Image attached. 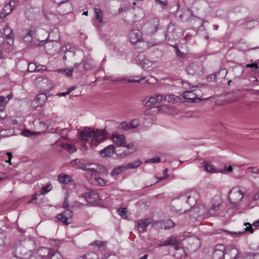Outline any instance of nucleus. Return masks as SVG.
<instances>
[{"mask_svg":"<svg viewBox=\"0 0 259 259\" xmlns=\"http://www.w3.org/2000/svg\"><path fill=\"white\" fill-rule=\"evenodd\" d=\"M143 66V67H150L152 64V62L149 61L148 59H144L142 61Z\"/></svg>","mask_w":259,"mask_h":259,"instance_id":"nucleus-56","label":"nucleus"},{"mask_svg":"<svg viewBox=\"0 0 259 259\" xmlns=\"http://www.w3.org/2000/svg\"><path fill=\"white\" fill-rule=\"evenodd\" d=\"M131 154L130 152L128 150H124L122 152L117 154L118 158H123Z\"/></svg>","mask_w":259,"mask_h":259,"instance_id":"nucleus-52","label":"nucleus"},{"mask_svg":"<svg viewBox=\"0 0 259 259\" xmlns=\"http://www.w3.org/2000/svg\"><path fill=\"white\" fill-rule=\"evenodd\" d=\"M82 197L84 198L88 203L95 202L99 198V194L97 192L93 190H90L89 191L83 193L82 194Z\"/></svg>","mask_w":259,"mask_h":259,"instance_id":"nucleus-11","label":"nucleus"},{"mask_svg":"<svg viewBox=\"0 0 259 259\" xmlns=\"http://www.w3.org/2000/svg\"><path fill=\"white\" fill-rule=\"evenodd\" d=\"M152 223L150 218L140 219L136 222V225L139 232L143 233L147 231V227Z\"/></svg>","mask_w":259,"mask_h":259,"instance_id":"nucleus-10","label":"nucleus"},{"mask_svg":"<svg viewBox=\"0 0 259 259\" xmlns=\"http://www.w3.org/2000/svg\"><path fill=\"white\" fill-rule=\"evenodd\" d=\"M142 164V161L138 159L133 162L128 163L126 166V169H133L138 167Z\"/></svg>","mask_w":259,"mask_h":259,"instance_id":"nucleus-32","label":"nucleus"},{"mask_svg":"<svg viewBox=\"0 0 259 259\" xmlns=\"http://www.w3.org/2000/svg\"><path fill=\"white\" fill-rule=\"evenodd\" d=\"M62 215H63L65 218L68 219V220L71 219L72 217V211L70 209H67L64 211L63 213H61Z\"/></svg>","mask_w":259,"mask_h":259,"instance_id":"nucleus-51","label":"nucleus"},{"mask_svg":"<svg viewBox=\"0 0 259 259\" xmlns=\"http://www.w3.org/2000/svg\"><path fill=\"white\" fill-rule=\"evenodd\" d=\"M94 135V131L88 127H85L84 130L80 133V138L83 141H89L91 138H93Z\"/></svg>","mask_w":259,"mask_h":259,"instance_id":"nucleus-19","label":"nucleus"},{"mask_svg":"<svg viewBox=\"0 0 259 259\" xmlns=\"http://www.w3.org/2000/svg\"><path fill=\"white\" fill-rule=\"evenodd\" d=\"M85 259H98V254L94 252H89L83 255Z\"/></svg>","mask_w":259,"mask_h":259,"instance_id":"nucleus-41","label":"nucleus"},{"mask_svg":"<svg viewBox=\"0 0 259 259\" xmlns=\"http://www.w3.org/2000/svg\"><path fill=\"white\" fill-rule=\"evenodd\" d=\"M8 130H4L0 131V138H6L9 137V135L8 134Z\"/></svg>","mask_w":259,"mask_h":259,"instance_id":"nucleus-64","label":"nucleus"},{"mask_svg":"<svg viewBox=\"0 0 259 259\" xmlns=\"http://www.w3.org/2000/svg\"><path fill=\"white\" fill-rule=\"evenodd\" d=\"M52 189V186L50 183L47 184L43 186L41 189L40 194L45 195L50 192Z\"/></svg>","mask_w":259,"mask_h":259,"instance_id":"nucleus-42","label":"nucleus"},{"mask_svg":"<svg viewBox=\"0 0 259 259\" xmlns=\"http://www.w3.org/2000/svg\"><path fill=\"white\" fill-rule=\"evenodd\" d=\"M52 250L51 248L41 247L37 249V254L38 256L41 258L47 259L49 258Z\"/></svg>","mask_w":259,"mask_h":259,"instance_id":"nucleus-22","label":"nucleus"},{"mask_svg":"<svg viewBox=\"0 0 259 259\" xmlns=\"http://www.w3.org/2000/svg\"><path fill=\"white\" fill-rule=\"evenodd\" d=\"M177 96L173 95H168L164 97L165 101L172 103H175L177 101Z\"/></svg>","mask_w":259,"mask_h":259,"instance_id":"nucleus-43","label":"nucleus"},{"mask_svg":"<svg viewBox=\"0 0 259 259\" xmlns=\"http://www.w3.org/2000/svg\"><path fill=\"white\" fill-rule=\"evenodd\" d=\"M186 196V192L184 194H181L180 195L179 197H178V199L179 201H180L181 202H184V205H187V203H186V199H183L184 197Z\"/></svg>","mask_w":259,"mask_h":259,"instance_id":"nucleus-63","label":"nucleus"},{"mask_svg":"<svg viewBox=\"0 0 259 259\" xmlns=\"http://www.w3.org/2000/svg\"><path fill=\"white\" fill-rule=\"evenodd\" d=\"M243 97L242 94L239 91L234 92L232 94V96L230 98V100L233 102H235L238 100L241 99Z\"/></svg>","mask_w":259,"mask_h":259,"instance_id":"nucleus-39","label":"nucleus"},{"mask_svg":"<svg viewBox=\"0 0 259 259\" xmlns=\"http://www.w3.org/2000/svg\"><path fill=\"white\" fill-rule=\"evenodd\" d=\"M114 153V146L110 145L100 151V154L102 157H110Z\"/></svg>","mask_w":259,"mask_h":259,"instance_id":"nucleus-23","label":"nucleus"},{"mask_svg":"<svg viewBox=\"0 0 259 259\" xmlns=\"http://www.w3.org/2000/svg\"><path fill=\"white\" fill-rule=\"evenodd\" d=\"M199 194L196 190H190L186 192V196L183 199H186L188 206H193L195 205L198 199Z\"/></svg>","mask_w":259,"mask_h":259,"instance_id":"nucleus-7","label":"nucleus"},{"mask_svg":"<svg viewBox=\"0 0 259 259\" xmlns=\"http://www.w3.org/2000/svg\"><path fill=\"white\" fill-rule=\"evenodd\" d=\"M233 74L234 75V78H238L241 76L243 72V70L241 67H235L232 69Z\"/></svg>","mask_w":259,"mask_h":259,"instance_id":"nucleus-36","label":"nucleus"},{"mask_svg":"<svg viewBox=\"0 0 259 259\" xmlns=\"http://www.w3.org/2000/svg\"><path fill=\"white\" fill-rule=\"evenodd\" d=\"M123 147H126L130 152V153H133L137 150V146L134 143H131L127 144H125Z\"/></svg>","mask_w":259,"mask_h":259,"instance_id":"nucleus-38","label":"nucleus"},{"mask_svg":"<svg viewBox=\"0 0 259 259\" xmlns=\"http://www.w3.org/2000/svg\"><path fill=\"white\" fill-rule=\"evenodd\" d=\"M81 161L79 159H74L70 162V164L72 167L76 168H77L78 165L80 163Z\"/></svg>","mask_w":259,"mask_h":259,"instance_id":"nucleus-58","label":"nucleus"},{"mask_svg":"<svg viewBox=\"0 0 259 259\" xmlns=\"http://www.w3.org/2000/svg\"><path fill=\"white\" fill-rule=\"evenodd\" d=\"M160 161V158L159 157H154L149 159L146 161L145 163H157Z\"/></svg>","mask_w":259,"mask_h":259,"instance_id":"nucleus-59","label":"nucleus"},{"mask_svg":"<svg viewBox=\"0 0 259 259\" xmlns=\"http://www.w3.org/2000/svg\"><path fill=\"white\" fill-rule=\"evenodd\" d=\"M95 13L97 19L100 22L102 21V11L99 9H95Z\"/></svg>","mask_w":259,"mask_h":259,"instance_id":"nucleus-48","label":"nucleus"},{"mask_svg":"<svg viewBox=\"0 0 259 259\" xmlns=\"http://www.w3.org/2000/svg\"><path fill=\"white\" fill-rule=\"evenodd\" d=\"M219 205L220 204L218 203L217 204H214L212 206L211 208L209 210L208 212H207L208 213L209 217L213 215L214 214V213L218 210Z\"/></svg>","mask_w":259,"mask_h":259,"instance_id":"nucleus-46","label":"nucleus"},{"mask_svg":"<svg viewBox=\"0 0 259 259\" xmlns=\"http://www.w3.org/2000/svg\"><path fill=\"white\" fill-rule=\"evenodd\" d=\"M83 68L85 70H91L95 65L94 60L90 57H85L82 59Z\"/></svg>","mask_w":259,"mask_h":259,"instance_id":"nucleus-26","label":"nucleus"},{"mask_svg":"<svg viewBox=\"0 0 259 259\" xmlns=\"http://www.w3.org/2000/svg\"><path fill=\"white\" fill-rule=\"evenodd\" d=\"M117 212L123 218H124V219L126 218V217H127V216H126L127 211H126V208L120 207V208L118 209Z\"/></svg>","mask_w":259,"mask_h":259,"instance_id":"nucleus-49","label":"nucleus"},{"mask_svg":"<svg viewBox=\"0 0 259 259\" xmlns=\"http://www.w3.org/2000/svg\"><path fill=\"white\" fill-rule=\"evenodd\" d=\"M154 227L159 226L161 228L165 230L169 229L174 226V223L171 220H167L165 222H158L153 225Z\"/></svg>","mask_w":259,"mask_h":259,"instance_id":"nucleus-24","label":"nucleus"},{"mask_svg":"<svg viewBox=\"0 0 259 259\" xmlns=\"http://www.w3.org/2000/svg\"><path fill=\"white\" fill-rule=\"evenodd\" d=\"M34 34V31L31 29H23L19 32L20 37L26 42H31Z\"/></svg>","mask_w":259,"mask_h":259,"instance_id":"nucleus-9","label":"nucleus"},{"mask_svg":"<svg viewBox=\"0 0 259 259\" xmlns=\"http://www.w3.org/2000/svg\"><path fill=\"white\" fill-rule=\"evenodd\" d=\"M56 218L64 224L68 225L69 224L68 222V219L65 218V217L61 213L58 214L56 216Z\"/></svg>","mask_w":259,"mask_h":259,"instance_id":"nucleus-47","label":"nucleus"},{"mask_svg":"<svg viewBox=\"0 0 259 259\" xmlns=\"http://www.w3.org/2000/svg\"><path fill=\"white\" fill-rule=\"evenodd\" d=\"M217 73L214 72L207 77L208 81H215L217 80Z\"/></svg>","mask_w":259,"mask_h":259,"instance_id":"nucleus-61","label":"nucleus"},{"mask_svg":"<svg viewBox=\"0 0 259 259\" xmlns=\"http://www.w3.org/2000/svg\"><path fill=\"white\" fill-rule=\"evenodd\" d=\"M217 76H220L221 78H224L227 73V71L224 69H221L218 72H217Z\"/></svg>","mask_w":259,"mask_h":259,"instance_id":"nucleus-60","label":"nucleus"},{"mask_svg":"<svg viewBox=\"0 0 259 259\" xmlns=\"http://www.w3.org/2000/svg\"><path fill=\"white\" fill-rule=\"evenodd\" d=\"M105 243L104 242H102L100 241H96L94 243V244L98 246V248H103V249L104 250L105 249Z\"/></svg>","mask_w":259,"mask_h":259,"instance_id":"nucleus-62","label":"nucleus"},{"mask_svg":"<svg viewBox=\"0 0 259 259\" xmlns=\"http://www.w3.org/2000/svg\"><path fill=\"white\" fill-rule=\"evenodd\" d=\"M88 181L92 184H97L100 186H103L105 185L104 180L96 175H92L91 178L88 180Z\"/></svg>","mask_w":259,"mask_h":259,"instance_id":"nucleus-25","label":"nucleus"},{"mask_svg":"<svg viewBox=\"0 0 259 259\" xmlns=\"http://www.w3.org/2000/svg\"><path fill=\"white\" fill-rule=\"evenodd\" d=\"M179 31H181V28L179 26H176L175 23L172 22L169 23L167 32L165 34V39L169 41L170 39H176L179 37V33H180Z\"/></svg>","mask_w":259,"mask_h":259,"instance_id":"nucleus-5","label":"nucleus"},{"mask_svg":"<svg viewBox=\"0 0 259 259\" xmlns=\"http://www.w3.org/2000/svg\"><path fill=\"white\" fill-rule=\"evenodd\" d=\"M35 66H37L36 63H30L28 65V70L29 72H35L37 71L36 69H35Z\"/></svg>","mask_w":259,"mask_h":259,"instance_id":"nucleus-53","label":"nucleus"},{"mask_svg":"<svg viewBox=\"0 0 259 259\" xmlns=\"http://www.w3.org/2000/svg\"><path fill=\"white\" fill-rule=\"evenodd\" d=\"M195 90H192L191 91H186L183 94V97L186 100L187 102L193 103L197 102L201 100L197 97V96L195 93Z\"/></svg>","mask_w":259,"mask_h":259,"instance_id":"nucleus-16","label":"nucleus"},{"mask_svg":"<svg viewBox=\"0 0 259 259\" xmlns=\"http://www.w3.org/2000/svg\"><path fill=\"white\" fill-rule=\"evenodd\" d=\"M62 147L63 148L66 149L70 153H73L76 151L75 147L71 144H62Z\"/></svg>","mask_w":259,"mask_h":259,"instance_id":"nucleus-34","label":"nucleus"},{"mask_svg":"<svg viewBox=\"0 0 259 259\" xmlns=\"http://www.w3.org/2000/svg\"><path fill=\"white\" fill-rule=\"evenodd\" d=\"M89 169H88V170L84 174L87 178H88L90 175H91V176L92 175H96V173L98 171V170L96 168L90 166Z\"/></svg>","mask_w":259,"mask_h":259,"instance_id":"nucleus-44","label":"nucleus"},{"mask_svg":"<svg viewBox=\"0 0 259 259\" xmlns=\"http://www.w3.org/2000/svg\"><path fill=\"white\" fill-rule=\"evenodd\" d=\"M128 37L132 44L142 43L144 49H148L153 46L150 45L148 41L144 40V39L142 38V32L139 29H134L131 31Z\"/></svg>","mask_w":259,"mask_h":259,"instance_id":"nucleus-2","label":"nucleus"},{"mask_svg":"<svg viewBox=\"0 0 259 259\" xmlns=\"http://www.w3.org/2000/svg\"><path fill=\"white\" fill-rule=\"evenodd\" d=\"M126 170L125 166H119L115 168L111 172L112 176H117L120 174L122 171Z\"/></svg>","mask_w":259,"mask_h":259,"instance_id":"nucleus-35","label":"nucleus"},{"mask_svg":"<svg viewBox=\"0 0 259 259\" xmlns=\"http://www.w3.org/2000/svg\"><path fill=\"white\" fill-rule=\"evenodd\" d=\"M8 103V101L6 100L5 97L0 96V112H3L5 110V107Z\"/></svg>","mask_w":259,"mask_h":259,"instance_id":"nucleus-37","label":"nucleus"},{"mask_svg":"<svg viewBox=\"0 0 259 259\" xmlns=\"http://www.w3.org/2000/svg\"><path fill=\"white\" fill-rule=\"evenodd\" d=\"M47 100V96L45 94H39L37 95L35 98L36 102L37 103L38 105H43Z\"/></svg>","mask_w":259,"mask_h":259,"instance_id":"nucleus-31","label":"nucleus"},{"mask_svg":"<svg viewBox=\"0 0 259 259\" xmlns=\"http://www.w3.org/2000/svg\"><path fill=\"white\" fill-rule=\"evenodd\" d=\"M119 128L125 131H127L131 128L130 126V123H127L125 122H122L121 123L119 126Z\"/></svg>","mask_w":259,"mask_h":259,"instance_id":"nucleus-55","label":"nucleus"},{"mask_svg":"<svg viewBox=\"0 0 259 259\" xmlns=\"http://www.w3.org/2000/svg\"><path fill=\"white\" fill-rule=\"evenodd\" d=\"M243 197V192L237 187L233 188L229 194V200L232 204L239 203Z\"/></svg>","mask_w":259,"mask_h":259,"instance_id":"nucleus-6","label":"nucleus"},{"mask_svg":"<svg viewBox=\"0 0 259 259\" xmlns=\"http://www.w3.org/2000/svg\"><path fill=\"white\" fill-rule=\"evenodd\" d=\"M55 33V32H52L49 33L48 37L45 40H41L40 41L34 42V44L36 46H42L44 45L48 41H57L59 39V36L57 34V32H56V34L57 35L56 38L54 39L53 35Z\"/></svg>","mask_w":259,"mask_h":259,"instance_id":"nucleus-21","label":"nucleus"},{"mask_svg":"<svg viewBox=\"0 0 259 259\" xmlns=\"http://www.w3.org/2000/svg\"><path fill=\"white\" fill-rule=\"evenodd\" d=\"M105 139V132L104 130H97L94 131L92 143L93 145L97 146Z\"/></svg>","mask_w":259,"mask_h":259,"instance_id":"nucleus-8","label":"nucleus"},{"mask_svg":"<svg viewBox=\"0 0 259 259\" xmlns=\"http://www.w3.org/2000/svg\"><path fill=\"white\" fill-rule=\"evenodd\" d=\"M136 78H138V76H136ZM145 79V77L141 76L140 79L134 78L133 76L125 77H116L114 78L111 80L113 81H123L125 83H134V82H139L140 80H143Z\"/></svg>","mask_w":259,"mask_h":259,"instance_id":"nucleus-17","label":"nucleus"},{"mask_svg":"<svg viewBox=\"0 0 259 259\" xmlns=\"http://www.w3.org/2000/svg\"><path fill=\"white\" fill-rule=\"evenodd\" d=\"M180 240L177 239V237L170 236L166 240L158 244V246L159 247L169 245H174L175 246H178Z\"/></svg>","mask_w":259,"mask_h":259,"instance_id":"nucleus-20","label":"nucleus"},{"mask_svg":"<svg viewBox=\"0 0 259 259\" xmlns=\"http://www.w3.org/2000/svg\"><path fill=\"white\" fill-rule=\"evenodd\" d=\"M143 27L145 32L148 34H154L161 27L160 20L157 17L149 19L144 24Z\"/></svg>","mask_w":259,"mask_h":259,"instance_id":"nucleus-3","label":"nucleus"},{"mask_svg":"<svg viewBox=\"0 0 259 259\" xmlns=\"http://www.w3.org/2000/svg\"><path fill=\"white\" fill-rule=\"evenodd\" d=\"M54 2L58 4V6L57 7V11L61 15H64L65 14L69 13L71 11V6L70 4H67L66 7L67 8L66 10H62V5L66 3L69 0H53Z\"/></svg>","mask_w":259,"mask_h":259,"instance_id":"nucleus-12","label":"nucleus"},{"mask_svg":"<svg viewBox=\"0 0 259 259\" xmlns=\"http://www.w3.org/2000/svg\"><path fill=\"white\" fill-rule=\"evenodd\" d=\"M14 8V2L10 1L9 3L5 5L0 12V18L1 19L5 18L12 12Z\"/></svg>","mask_w":259,"mask_h":259,"instance_id":"nucleus-15","label":"nucleus"},{"mask_svg":"<svg viewBox=\"0 0 259 259\" xmlns=\"http://www.w3.org/2000/svg\"><path fill=\"white\" fill-rule=\"evenodd\" d=\"M48 258L64 259L63 256L59 251L54 250H52Z\"/></svg>","mask_w":259,"mask_h":259,"instance_id":"nucleus-33","label":"nucleus"},{"mask_svg":"<svg viewBox=\"0 0 259 259\" xmlns=\"http://www.w3.org/2000/svg\"><path fill=\"white\" fill-rule=\"evenodd\" d=\"M246 171L247 173L258 174L259 170L256 167H250L247 169Z\"/></svg>","mask_w":259,"mask_h":259,"instance_id":"nucleus-57","label":"nucleus"},{"mask_svg":"<svg viewBox=\"0 0 259 259\" xmlns=\"http://www.w3.org/2000/svg\"><path fill=\"white\" fill-rule=\"evenodd\" d=\"M59 72L62 73L63 74L66 75L67 76H70L72 75L73 73V68L72 69H59L58 70Z\"/></svg>","mask_w":259,"mask_h":259,"instance_id":"nucleus-45","label":"nucleus"},{"mask_svg":"<svg viewBox=\"0 0 259 259\" xmlns=\"http://www.w3.org/2000/svg\"><path fill=\"white\" fill-rule=\"evenodd\" d=\"M59 181L63 184H67L72 181V177L64 173H61L58 176Z\"/></svg>","mask_w":259,"mask_h":259,"instance_id":"nucleus-28","label":"nucleus"},{"mask_svg":"<svg viewBox=\"0 0 259 259\" xmlns=\"http://www.w3.org/2000/svg\"><path fill=\"white\" fill-rule=\"evenodd\" d=\"M190 212L192 213V217L195 220H201L209 217L208 213L204 205L200 204L194 206Z\"/></svg>","mask_w":259,"mask_h":259,"instance_id":"nucleus-4","label":"nucleus"},{"mask_svg":"<svg viewBox=\"0 0 259 259\" xmlns=\"http://www.w3.org/2000/svg\"><path fill=\"white\" fill-rule=\"evenodd\" d=\"M111 139L113 142L118 146L123 147L126 144L125 136L122 134L113 133L111 136Z\"/></svg>","mask_w":259,"mask_h":259,"instance_id":"nucleus-14","label":"nucleus"},{"mask_svg":"<svg viewBox=\"0 0 259 259\" xmlns=\"http://www.w3.org/2000/svg\"><path fill=\"white\" fill-rule=\"evenodd\" d=\"M201 70V65L198 62H193L190 64L186 68V71L188 74L195 75Z\"/></svg>","mask_w":259,"mask_h":259,"instance_id":"nucleus-13","label":"nucleus"},{"mask_svg":"<svg viewBox=\"0 0 259 259\" xmlns=\"http://www.w3.org/2000/svg\"><path fill=\"white\" fill-rule=\"evenodd\" d=\"M164 97L163 95L158 94L155 96L150 97L148 100L145 102V105L149 107L155 103H159L162 101L165 100Z\"/></svg>","mask_w":259,"mask_h":259,"instance_id":"nucleus-18","label":"nucleus"},{"mask_svg":"<svg viewBox=\"0 0 259 259\" xmlns=\"http://www.w3.org/2000/svg\"><path fill=\"white\" fill-rule=\"evenodd\" d=\"M245 226H246V228L244 229V230L246 232H250L251 233H253L254 230L252 228V225L250 224L249 223H245L244 224Z\"/></svg>","mask_w":259,"mask_h":259,"instance_id":"nucleus-54","label":"nucleus"},{"mask_svg":"<svg viewBox=\"0 0 259 259\" xmlns=\"http://www.w3.org/2000/svg\"><path fill=\"white\" fill-rule=\"evenodd\" d=\"M202 164L205 171L210 173H214L217 171L215 167L210 163L207 161H204Z\"/></svg>","mask_w":259,"mask_h":259,"instance_id":"nucleus-30","label":"nucleus"},{"mask_svg":"<svg viewBox=\"0 0 259 259\" xmlns=\"http://www.w3.org/2000/svg\"><path fill=\"white\" fill-rule=\"evenodd\" d=\"M243 257L244 259H259V253H246Z\"/></svg>","mask_w":259,"mask_h":259,"instance_id":"nucleus-40","label":"nucleus"},{"mask_svg":"<svg viewBox=\"0 0 259 259\" xmlns=\"http://www.w3.org/2000/svg\"><path fill=\"white\" fill-rule=\"evenodd\" d=\"M4 34L7 39L13 40L14 38V34L12 30L8 25L5 26L4 29Z\"/></svg>","mask_w":259,"mask_h":259,"instance_id":"nucleus-29","label":"nucleus"},{"mask_svg":"<svg viewBox=\"0 0 259 259\" xmlns=\"http://www.w3.org/2000/svg\"><path fill=\"white\" fill-rule=\"evenodd\" d=\"M140 124V121L137 119H133L130 123V126L131 128H135L137 127Z\"/></svg>","mask_w":259,"mask_h":259,"instance_id":"nucleus-50","label":"nucleus"},{"mask_svg":"<svg viewBox=\"0 0 259 259\" xmlns=\"http://www.w3.org/2000/svg\"><path fill=\"white\" fill-rule=\"evenodd\" d=\"M240 255V251L234 246L225 247L223 244H217L212 253V259H239Z\"/></svg>","mask_w":259,"mask_h":259,"instance_id":"nucleus-1","label":"nucleus"},{"mask_svg":"<svg viewBox=\"0 0 259 259\" xmlns=\"http://www.w3.org/2000/svg\"><path fill=\"white\" fill-rule=\"evenodd\" d=\"M174 249L176 251L174 253V255L177 259H181L185 256V251L183 248L179 246H174Z\"/></svg>","mask_w":259,"mask_h":259,"instance_id":"nucleus-27","label":"nucleus"}]
</instances>
